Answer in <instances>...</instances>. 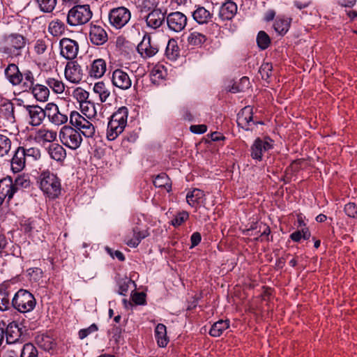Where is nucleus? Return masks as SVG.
Returning <instances> with one entry per match:
<instances>
[{
	"instance_id": "12",
	"label": "nucleus",
	"mask_w": 357,
	"mask_h": 357,
	"mask_svg": "<svg viewBox=\"0 0 357 357\" xmlns=\"http://www.w3.org/2000/svg\"><path fill=\"white\" fill-rule=\"evenodd\" d=\"M61 55L68 60L74 59L78 53L79 45L77 41L63 38L59 42Z\"/></svg>"
},
{
	"instance_id": "43",
	"label": "nucleus",
	"mask_w": 357,
	"mask_h": 357,
	"mask_svg": "<svg viewBox=\"0 0 357 357\" xmlns=\"http://www.w3.org/2000/svg\"><path fill=\"white\" fill-rule=\"evenodd\" d=\"M13 307L12 301L8 291H0V310L6 311Z\"/></svg>"
},
{
	"instance_id": "56",
	"label": "nucleus",
	"mask_w": 357,
	"mask_h": 357,
	"mask_svg": "<svg viewBox=\"0 0 357 357\" xmlns=\"http://www.w3.org/2000/svg\"><path fill=\"white\" fill-rule=\"evenodd\" d=\"M58 110V106L52 102L47 103L45 108L43 109V112H45V117L47 116L49 120L57 113Z\"/></svg>"
},
{
	"instance_id": "57",
	"label": "nucleus",
	"mask_w": 357,
	"mask_h": 357,
	"mask_svg": "<svg viewBox=\"0 0 357 357\" xmlns=\"http://www.w3.org/2000/svg\"><path fill=\"white\" fill-rule=\"evenodd\" d=\"M345 213L351 218H354L357 214V206L355 203L350 202L344 206Z\"/></svg>"
},
{
	"instance_id": "47",
	"label": "nucleus",
	"mask_w": 357,
	"mask_h": 357,
	"mask_svg": "<svg viewBox=\"0 0 357 357\" xmlns=\"http://www.w3.org/2000/svg\"><path fill=\"white\" fill-rule=\"evenodd\" d=\"M117 283L119 286L118 293L123 296L126 295L130 284H132L135 286V282L126 277L119 280Z\"/></svg>"
},
{
	"instance_id": "20",
	"label": "nucleus",
	"mask_w": 357,
	"mask_h": 357,
	"mask_svg": "<svg viewBox=\"0 0 357 357\" xmlns=\"http://www.w3.org/2000/svg\"><path fill=\"white\" fill-rule=\"evenodd\" d=\"M137 52L144 58L151 57L156 54L158 49L151 44L150 36H144L142 42L137 45Z\"/></svg>"
},
{
	"instance_id": "49",
	"label": "nucleus",
	"mask_w": 357,
	"mask_h": 357,
	"mask_svg": "<svg viewBox=\"0 0 357 357\" xmlns=\"http://www.w3.org/2000/svg\"><path fill=\"white\" fill-rule=\"evenodd\" d=\"M24 156L28 161H35L40 159L41 157L40 149L36 147L24 148Z\"/></svg>"
},
{
	"instance_id": "61",
	"label": "nucleus",
	"mask_w": 357,
	"mask_h": 357,
	"mask_svg": "<svg viewBox=\"0 0 357 357\" xmlns=\"http://www.w3.org/2000/svg\"><path fill=\"white\" fill-rule=\"evenodd\" d=\"M190 130L195 134H203L207 130V126L204 124L192 125L190 126Z\"/></svg>"
},
{
	"instance_id": "21",
	"label": "nucleus",
	"mask_w": 357,
	"mask_h": 357,
	"mask_svg": "<svg viewBox=\"0 0 357 357\" xmlns=\"http://www.w3.org/2000/svg\"><path fill=\"white\" fill-rule=\"evenodd\" d=\"M26 109L30 118V124L33 126H40L45 118V112L38 105H26Z\"/></svg>"
},
{
	"instance_id": "50",
	"label": "nucleus",
	"mask_w": 357,
	"mask_h": 357,
	"mask_svg": "<svg viewBox=\"0 0 357 357\" xmlns=\"http://www.w3.org/2000/svg\"><path fill=\"white\" fill-rule=\"evenodd\" d=\"M273 66L271 63H264L259 69L261 79L268 80L272 75Z\"/></svg>"
},
{
	"instance_id": "9",
	"label": "nucleus",
	"mask_w": 357,
	"mask_h": 357,
	"mask_svg": "<svg viewBox=\"0 0 357 357\" xmlns=\"http://www.w3.org/2000/svg\"><path fill=\"white\" fill-rule=\"evenodd\" d=\"M131 17V13L127 8L120 6L110 10L108 18L109 24L116 29L125 26Z\"/></svg>"
},
{
	"instance_id": "44",
	"label": "nucleus",
	"mask_w": 357,
	"mask_h": 357,
	"mask_svg": "<svg viewBox=\"0 0 357 357\" xmlns=\"http://www.w3.org/2000/svg\"><path fill=\"white\" fill-rule=\"evenodd\" d=\"M257 43L261 50H266L271 44V38L264 31H260L257 36Z\"/></svg>"
},
{
	"instance_id": "5",
	"label": "nucleus",
	"mask_w": 357,
	"mask_h": 357,
	"mask_svg": "<svg viewBox=\"0 0 357 357\" xmlns=\"http://www.w3.org/2000/svg\"><path fill=\"white\" fill-rule=\"evenodd\" d=\"M13 307L21 313L32 311L36 307V301L33 295L27 290H18L12 298Z\"/></svg>"
},
{
	"instance_id": "13",
	"label": "nucleus",
	"mask_w": 357,
	"mask_h": 357,
	"mask_svg": "<svg viewBox=\"0 0 357 357\" xmlns=\"http://www.w3.org/2000/svg\"><path fill=\"white\" fill-rule=\"evenodd\" d=\"M112 82L114 86L121 90L129 89L132 86V80L128 73L120 68L112 72Z\"/></svg>"
},
{
	"instance_id": "17",
	"label": "nucleus",
	"mask_w": 357,
	"mask_h": 357,
	"mask_svg": "<svg viewBox=\"0 0 357 357\" xmlns=\"http://www.w3.org/2000/svg\"><path fill=\"white\" fill-rule=\"evenodd\" d=\"M24 148L18 146L15 151L14 155L10 160L11 169L14 173H18L24 169L26 162V158L24 156Z\"/></svg>"
},
{
	"instance_id": "25",
	"label": "nucleus",
	"mask_w": 357,
	"mask_h": 357,
	"mask_svg": "<svg viewBox=\"0 0 357 357\" xmlns=\"http://www.w3.org/2000/svg\"><path fill=\"white\" fill-rule=\"evenodd\" d=\"M15 195V188L11 185L8 179H1L0 181V206L6 199L9 202Z\"/></svg>"
},
{
	"instance_id": "14",
	"label": "nucleus",
	"mask_w": 357,
	"mask_h": 357,
	"mask_svg": "<svg viewBox=\"0 0 357 357\" xmlns=\"http://www.w3.org/2000/svg\"><path fill=\"white\" fill-rule=\"evenodd\" d=\"M89 38L94 45H102L108 40V35L103 27L100 25L91 24Z\"/></svg>"
},
{
	"instance_id": "22",
	"label": "nucleus",
	"mask_w": 357,
	"mask_h": 357,
	"mask_svg": "<svg viewBox=\"0 0 357 357\" xmlns=\"http://www.w3.org/2000/svg\"><path fill=\"white\" fill-rule=\"evenodd\" d=\"M253 112L252 107L250 106H246L241 109L238 114L237 123L238 126L245 129V130H250V123L252 122Z\"/></svg>"
},
{
	"instance_id": "19",
	"label": "nucleus",
	"mask_w": 357,
	"mask_h": 357,
	"mask_svg": "<svg viewBox=\"0 0 357 357\" xmlns=\"http://www.w3.org/2000/svg\"><path fill=\"white\" fill-rule=\"evenodd\" d=\"M165 20V13L159 8L153 9L146 17L147 26L154 29L159 28Z\"/></svg>"
},
{
	"instance_id": "46",
	"label": "nucleus",
	"mask_w": 357,
	"mask_h": 357,
	"mask_svg": "<svg viewBox=\"0 0 357 357\" xmlns=\"http://www.w3.org/2000/svg\"><path fill=\"white\" fill-rule=\"evenodd\" d=\"M65 30V24L61 20L52 21L49 25L50 33L54 36L61 35Z\"/></svg>"
},
{
	"instance_id": "62",
	"label": "nucleus",
	"mask_w": 357,
	"mask_h": 357,
	"mask_svg": "<svg viewBox=\"0 0 357 357\" xmlns=\"http://www.w3.org/2000/svg\"><path fill=\"white\" fill-rule=\"evenodd\" d=\"M202 236L201 234L199 232H195L192 234L190 237V241H191V246L190 248H194L199 245V243L201 242Z\"/></svg>"
},
{
	"instance_id": "63",
	"label": "nucleus",
	"mask_w": 357,
	"mask_h": 357,
	"mask_svg": "<svg viewBox=\"0 0 357 357\" xmlns=\"http://www.w3.org/2000/svg\"><path fill=\"white\" fill-rule=\"evenodd\" d=\"M108 253L114 258V257H116L119 261H123L125 260V257L123 255V254L119 251V250H116L114 251V252H112V250L109 248H106Z\"/></svg>"
},
{
	"instance_id": "11",
	"label": "nucleus",
	"mask_w": 357,
	"mask_h": 357,
	"mask_svg": "<svg viewBox=\"0 0 357 357\" xmlns=\"http://www.w3.org/2000/svg\"><path fill=\"white\" fill-rule=\"evenodd\" d=\"M167 24L169 30L181 32L187 25L188 18L181 12H172L166 17Z\"/></svg>"
},
{
	"instance_id": "52",
	"label": "nucleus",
	"mask_w": 357,
	"mask_h": 357,
	"mask_svg": "<svg viewBox=\"0 0 357 357\" xmlns=\"http://www.w3.org/2000/svg\"><path fill=\"white\" fill-rule=\"evenodd\" d=\"M189 214L188 212L183 211L178 213L174 219L172 220L171 224L174 227H178L182 225L186 220H188Z\"/></svg>"
},
{
	"instance_id": "38",
	"label": "nucleus",
	"mask_w": 357,
	"mask_h": 357,
	"mask_svg": "<svg viewBox=\"0 0 357 357\" xmlns=\"http://www.w3.org/2000/svg\"><path fill=\"white\" fill-rule=\"evenodd\" d=\"M165 54L170 60H176L179 54V48L174 39H170L165 50Z\"/></svg>"
},
{
	"instance_id": "16",
	"label": "nucleus",
	"mask_w": 357,
	"mask_h": 357,
	"mask_svg": "<svg viewBox=\"0 0 357 357\" xmlns=\"http://www.w3.org/2000/svg\"><path fill=\"white\" fill-rule=\"evenodd\" d=\"M272 148L273 145L268 141L257 138L251 146V157L261 160L263 154Z\"/></svg>"
},
{
	"instance_id": "64",
	"label": "nucleus",
	"mask_w": 357,
	"mask_h": 357,
	"mask_svg": "<svg viewBox=\"0 0 357 357\" xmlns=\"http://www.w3.org/2000/svg\"><path fill=\"white\" fill-rule=\"evenodd\" d=\"M137 137L138 136L137 133L134 132H129L124 137L123 143H126V142H135L137 140Z\"/></svg>"
},
{
	"instance_id": "24",
	"label": "nucleus",
	"mask_w": 357,
	"mask_h": 357,
	"mask_svg": "<svg viewBox=\"0 0 357 357\" xmlns=\"http://www.w3.org/2000/svg\"><path fill=\"white\" fill-rule=\"evenodd\" d=\"M192 15L199 24H206L213 22V14L203 6H198L192 12Z\"/></svg>"
},
{
	"instance_id": "40",
	"label": "nucleus",
	"mask_w": 357,
	"mask_h": 357,
	"mask_svg": "<svg viewBox=\"0 0 357 357\" xmlns=\"http://www.w3.org/2000/svg\"><path fill=\"white\" fill-rule=\"evenodd\" d=\"M3 179H8L11 183V185L15 188V193L19 190L20 188H27L30 185V181L24 175L18 176L13 182L10 176L4 178Z\"/></svg>"
},
{
	"instance_id": "37",
	"label": "nucleus",
	"mask_w": 357,
	"mask_h": 357,
	"mask_svg": "<svg viewBox=\"0 0 357 357\" xmlns=\"http://www.w3.org/2000/svg\"><path fill=\"white\" fill-rule=\"evenodd\" d=\"M12 146V141L6 135L0 134V157L3 158L9 155Z\"/></svg>"
},
{
	"instance_id": "41",
	"label": "nucleus",
	"mask_w": 357,
	"mask_h": 357,
	"mask_svg": "<svg viewBox=\"0 0 357 357\" xmlns=\"http://www.w3.org/2000/svg\"><path fill=\"white\" fill-rule=\"evenodd\" d=\"M93 91L99 95L101 102H105L110 94V92L102 82L96 83L93 86Z\"/></svg>"
},
{
	"instance_id": "29",
	"label": "nucleus",
	"mask_w": 357,
	"mask_h": 357,
	"mask_svg": "<svg viewBox=\"0 0 357 357\" xmlns=\"http://www.w3.org/2000/svg\"><path fill=\"white\" fill-rule=\"evenodd\" d=\"M106 71V63L102 59L95 60L91 66L89 75L96 78L101 77Z\"/></svg>"
},
{
	"instance_id": "45",
	"label": "nucleus",
	"mask_w": 357,
	"mask_h": 357,
	"mask_svg": "<svg viewBox=\"0 0 357 357\" xmlns=\"http://www.w3.org/2000/svg\"><path fill=\"white\" fill-rule=\"evenodd\" d=\"M82 112L87 117H93L96 114L95 104L91 101L82 102L79 105Z\"/></svg>"
},
{
	"instance_id": "18",
	"label": "nucleus",
	"mask_w": 357,
	"mask_h": 357,
	"mask_svg": "<svg viewBox=\"0 0 357 357\" xmlns=\"http://www.w3.org/2000/svg\"><path fill=\"white\" fill-rule=\"evenodd\" d=\"M23 90L24 91H31L34 98L40 102H45L48 99L50 95V90L48 87L43 84H35L34 77L32 85L29 88L28 87Z\"/></svg>"
},
{
	"instance_id": "8",
	"label": "nucleus",
	"mask_w": 357,
	"mask_h": 357,
	"mask_svg": "<svg viewBox=\"0 0 357 357\" xmlns=\"http://www.w3.org/2000/svg\"><path fill=\"white\" fill-rule=\"evenodd\" d=\"M59 138L61 143L72 150L77 149L82 144V137L75 128L64 126L59 132Z\"/></svg>"
},
{
	"instance_id": "23",
	"label": "nucleus",
	"mask_w": 357,
	"mask_h": 357,
	"mask_svg": "<svg viewBox=\"0 0 357 357\" xmlns=\"http://www.w3.org/2000/svg\"><path fill=\"white\" fill-rule=\"evenodd\" d=\"M237 5L234 1H226L220 8L219 17L221 20H230L237 13Z\"/></svg>"
},
{
	"instance_id": "42",
	"label": "nucleus",
	"mask_w": 357,
	"mask_h": 357,
	"mask_svg": "<svg viewBox=\"0 0 357 357\" xmlns=\"http://www.w3.org/2000/svg\"><path fill=\"white\" fill-rule=\"evenodd\" d=\"M43 13H52L56 5V0H36Z\"/></svg>"
},
{
	"instance_id": "34",
	"label": "nucleus",
	"mask_w": 357,
	"mask_h": 357,
	"mask_svg": "<svg viewBox=\"0 0 357 357\" xmlns=\"http://www.w3.org/2000/svg\"><path fill=\"white\" fill-rule=\"evenodd\" d=\"M14 105L11 102H6L0 106V114L9 122L15 121Z\"/></svg>"
},
{
	"instance_id": "32",
	"label": "nucleus",
	"mask_w": 357,
	"mask_h": 357,
	"mask_svg": "<svg viewBox=\"0 0 357 357\" xmlns=\"http://www.w3.org/2000/svg\"><path fill=\"white\" fill-rule=\"evenodd\" d=\"M229 326V323L228 320H219L212 325L209 334L213 337H220Z\"/></svg>"
},
{
	"instance_id": "26",
	"label": "nucleus",
	"mask_w": 357,
	"mask_h": 357,
	"mask_svg": "<svg viewBox=\"0 0 357 357\" xmlns=\"http://www.w3.org/2000/svg\"><path fill=\"white\" fill-rule=\"evenodd\" d=\"M56 132L45 128H40L36 131L34 140L38 143L52 142L56 138Z\"/></svg>"
},
{
	"instance_id": "35",
	"label": "nucleus",
	"mask_w": 357,
	"mask_h": 357,
	"mask_svg": "<svg viewBox=\"0 0 357 357\" xmlns=\"http://www.w3.org/2000/svg\"><path fill=\"white\" fill-rule=\"evenodd\" d=\"M204 196V192L199 189L195 188L193 190L188 192L186 201L192 207H197L199 200Z\"/></svg>"
},
{
	"instance_id": "48",
	"label": "nucleus",
	"mask_w": 357,
	"mask_h": 357,
	"mask_svg": "<svg viewBox=\"0 0 357 357\" xmlns=\"http://www.w3.org/2000/svg\"><path fill=\"white\" fill-rule=\"evenodd\" d=\"M47 86L51 88L55 93H61L65 89L63 83L61 81L54 78H49L46 80Z\"/></svg>"
},
{
	"instance_id": "27",
	"label": "nucleus",
	"mask_w": 357,
	"mask_h": 357,
	"mask_svg": "<svg viewBox=\"0 0 357 357\" xmlns=\"http://www.w3.org/2000/svg\"><path fill=\"white\" fill-rule=\"evenodd\" d=\"M50 158L57 162H62L66 157V149L60 144L53 143L47 149Z\"/></svg>"
},
{
	"instance_id": "7",
	"label": "nucleus",
	"mask_w": 357,
	"mask_h": 357,
	"mask_svg": "<svg viewBox=\"0 0 357 357\" xmlns=\"http://www.w3.org/2000/svg\"><path fill=\"white\" fill-rule=\"evenodd\" d=\"M70 123L73 128L79 132L82 136L83 135L86 138L93 137L95 134V127L93 123L77 111L71 112Z\"/></svg>"
},
{
	"instance_id": "55",
	"label": "nucleus",
	"mask_w": 357,
	"mask_h": 357,
	"mask_svg": "<svg viewBox=\"0 0 357 357\" xmlns=\"http://www.w3.org/2000/svg\"><path fill=\"white\" fill-rule=\"evenodd\" d=\"M98 326L96 324H92L88 328L79 330V331L78 333L79 337L81 340H83L85 337H86L88 335H89L90 334L98 331Z\"/></svg>"
},
{
	"instance_id": "30",
	"label": "nucleus",
	"mask_w": 357,
	"mask_h": 357,
	"mask_svg": "<svg viewBox=\"0 0 357 357\" xmlns=\"http://www.w3.org/2000/svg\"><path fill=\"white\" fill-rule=\"evenodd\" d=\"M36 342L39 347L47 351L53 349L56 346L54 340L47 335H38Z\"/></svg>"
},
{
	"instance_id": "36",
	"label": "nucleus",
	"mask_w": 357,
	"mask_h": 357,
	"mask_svg": "<svg viewBox=\"0 0 357 357\" xmlns=\"http://www.w3.org/2000/svg\"><path fill=\"white\" fill-rule=\"evenodd\" d=\"M188 43L190 46L199 47L206 40V36L197 31H192L188 36Z\"/></svg>"
},
{
	"instance_id": "59",
	"label": "nucleus",
	"mask_w": 357,
	"mask_h": 357,
	"mask_svg": "<svg viewBox=\"0 0 357 357\" xmlns=\"http://www.w3.org/2000/svg\"><path fill=\"white\" fill-rule=\"evenodd\" d=\"M47 50V45L45 41L43 39H38L36 40L34 45V50L38 54H43Z\"/></svg>"
},
{
	"instance_id": "15",
	"label": "nucleus",
	"mask_w": 357,
	"mask_h": 357,
	"mask_svg": "<svg viewBox=\"0 0 357 357\" xmlns=\"http://www.w3.org/2000/svg\"><path fill=\"white\" fill-rule=\"evenodd\" d=\"M65 77L70 82L77 84L83 77L82 69L76 61L67 63L65 68Z\"/></svg>"
},
{
	"instance_id": "60",
	"label": "nucleus",
	"mask_w": 357,
	"mask_h": 357,
	"mask_svg": "<svg viewBox=\"0 0 357 357\" xmlns=\"http://www.w3.org/2000/svg\"><path fill=\"white\" fill-rule=\"evenodd\" d=\"M7 244L8 241L6 236L0 233V258L8 255V252L6 250Z\"/></svg>"
},
{
	"instance_id": "53",
	"label": "nucleus",
	"mask_w": 357,
	"mask_h": 357,
	"mask_svg": "<svg viewBox=\"0 0 357 357\" xmlns=\"http://www.w3.org/2000/svg\"><path fill=\"white\" fill-rule=\"evenodd\" d=\"M49 121L56 126H60L67 122L68 116L61 113L59 109L57 113H56V114H54V116Z\"/></svg>"
},
{
	"instance_id": "51",
	"label": "nucleus",
	"mask_w": 357,
	"mask_h": 357,
	"mask_svg": "<svg viewBox=\"0 0 357 357\" xmlns=\"http://www.w3.org/2000/svg\"><path fill=\"white\" fill-rule=\"evenodd\" d=\"M169 178L168 176L165 174H158L153 180V184L157 188H165L169 186Z\"/></svg>"
},
{
	"instance_id": "58",
	"label": "nucleus",
	"mask_w": 357,
	"mask_h": 357,
	"mask_svg": "<svg viewBox=\"0 0 357 357\" xmlns=\"http://www.w3.org/2000/svg\"><path fill=\"white\" fill-rule=\"evenodd\" d=\"M132 300L137 305L146 303V294L144 292H135L132 294Z\"/></svg>"
},
{
	"instance_id": "54",
	"label": "nucleus",
	"mask_w": 357,
	"mask_h": 357,
	"mask_svg": "<svg viewBox=\"0 0 357 357\" xmlns=\"http://www.w3.org/2000/svg\"><path fill=\"white\" fill-rule=\"evenodd\" d=\"M74 96L79 101V105H82V102L89 101V93L81 88H78L74 91Z\"/></svg>"
},
{
	"instance_id": "39",
	"label": "nucleus",
	"mask_w": 357,
	"mask_h": 357,
	"mask_svg": "<svg viewBox=\"0 0 357 357\" xmlns=\"http://www.w3.org/2000/svg\"><path fill=\"white\" fill-rule=\"evenodd\" d=\"M20 350V357H38L37 348L31 343H26L19 347Z\"/></svg>"
},
{
	"instance_id": "6",
	"label": "nucleus",
	"mask_w": 357,
	"mask_h": 357,
	"mask_svg": "<svg viewBox=\"0 0 357 357\" xmlns=\"http://www.w3.org/2000/svg\"><path fill=\"white\" fill-rule=\"evenodd\" d=\"M26 45V38L20 34H11L6 40L2 52L8 58H15L22 56V52Z\"/></svg>"
},
{
	"instance_id": "3",
	"label": "nucleus",
	"mask_w": 357,
	"mask_h": 357,
	"mask_svg": "<svg viewBox=\"0 0 357 357\" xmlns=\"http://www.w3.org/2000/svg\"><path fill=\"white\" fill-rule=\"evenodd\" d=\"M38 182L40 190L48 198L54 199L61 194L60 179L50 171L42 172L38 177Z\"/></svg>"
},
{
	"instance_id": "1",
	"label": "nucleus",
	"mask_w": 357,
	"mask_h": 357,
	"mask_svg": "<svg viewBox=\"0 0 357 357\" xmlns=\"http://www.w3.org/2000/svg\"><path fill=\"white\" fill-rule=\"evenodd\" d=\"M128 113V107L122 106L111 116L107 129L108 140H114L123 132L127 125Z\"/></svg>"
},
{
	"instance_id": "28",
	"label": "nucleus",
	"mask_w": 357,
	"mask_h": 357,
	"mask_svg": "<svg viewBox=\"0 0 357 357\" xmlns=\"http://www.w3.org/2000/svg\"><path fill=\"white\" fill-rule=\"evenodd\" d=\"M133 238L128 239L126 244L132 248H136L141 241L148 236L149 233L147 229L141 230L138 227L132 229Z\"/></svg>"
},
{
	"instance_id": "33",
	"label": "nucleus",
	"mask_w": 357,
	"mask_h": 357,
	"mask_svg": "<svg viewBox=\"0 0 357 357\" xmlns=\"http://www.w3.org/2000/svg\"><path fill=\"white\" fill-rule=\"evenodd\" d=\"M289 26L290 20L280 17H277L273 24L274 30L281 36H284L288 31Z\"/></svg>"
},
{
	"instance_id": "2",
	"label": "nucleus",
	"mask_w": 357,
	"mask_h": 357,
	"mask_svg": "<svg viewBox=\"0 0 357 357\" xmlns=\"http://www.w3.org/2000/svg\"><path fill=\"white\" fill-rule=\"evenodd\" d=\"M4 75L13 86L21 85L23 89L29 88L33 80V74L31 70H26L22 73L14 63H9L5 68Z\"/></svg>"
},
{
	"instance_id": "31",
	"label": "nucleus",
	"mask_w": 357,
	"mask_h": 357,
	"mask_svg": "<svg viewBox=\"0 0 357 357\" xmlns=\"http://www.w3.org/2000/svg\"><path fill=\"white\" fill-rule=\"evenodd\" d=\"M155 336L160 347H165L167 344L169 340L167 337L166 326L164 324H158L156 326Z\"/></svg>"
},
{
	"instance_id": "4",
	"label": "nucleus",
	"mask_w": 357,
	"mask_h": 357,
	"mask_svg": "<svg viewBox=\"0 0 357 357\" xmlns=\"http://www.w3.org/2000/svg\"><path fill=\"white\" fill-rule=\"evenodd\" d=\"M93 13L89 5H76L70 8L67 15V23L70 26L86 24L91 19Z\"/></svg>"
},
{
	"instance_id": "10",
	"label": "nucleus",
	"mask_w": 357,
	"mask_h": 357,
	"mask_svg": "<svg viewBox=\"0 0 357 357\" xmlns=\"http://www.w3.org/2000/svg\"><path fill=\"white\" fill-rule=\"evenodd\" d=\"M5 335L8 344H19L20 347L23 345L22 328L20 327L17 322L13 321L7 326L5 328Z\"/></svg>"
}]
</instances>
